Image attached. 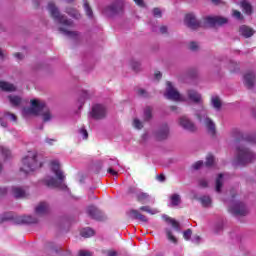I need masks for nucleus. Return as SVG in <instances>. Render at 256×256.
Masks as SVG:
<instances>
[{
  "label": "nucleus",
  "mask_w": 256,
  "mask_h": 256,
  "mask_svg": "<svg viewBox=\"0 0 256 256\" xmlns=\"http://www.w3.org/2000/svg\"><path fill=\"white\" fill-rule=\"evenodd\" d=\"M50 211L51 206L47 202H40L35 208L36 215H47Z\"/></svg>",
  "instance_id": "obj_16"
},
{
  "label": "nucleus",
  "mask_w": 256,
  "mask_h": 256,
  "mask_svg": "<svg viewBox=\"0 0 256 256\" xmlns=\"http://www.w3.org/2000/svg\"><path fill=\"white\" fill-rule=\"evenodd\" d=\"M0 89L6 93H13L17 91V87L15 85L5 81H0Z\"/></svg>",
  "instance_id": "obj_21"
},
{
  "label": "nucleus",
  "mask_w": 256,
  "mask_h": 256,
  "mask_svg": "<svg viewBox=\"0 0 256 256\" xmlns=\"http://www.w3.org/2000/svg\"><path fill=\"white\" fill-rule=\"evenodd\" d=\"M163 219H164L167 223H170V225H172V227H174V229H176L177 231H179V222H177L175 219L169 218L168 216H163Z\"/></svg>",
  "instance_id": "obj_32"
},
{
  "label": "nucleus",
  "mask_w": 256,
  "mask_h": 256,
  "mask_svg": "<svg viewBox=\"0 0 256 256\" xmlns=\"http://www.w3.org/2000/svg\"><path fill=\"white\" fill-rule=\"evenodd\" d=\"M110 167L108 168V173H110V175H114L117 176V171H115V169H113V167H115V165L109 163Z\"/></svg>",
  "instance_id": "obj_51"
},
{
  "label": "nucleus",
  "mask_w": 256,
  "mask_h": 256,
  "mask_svg": "<svg viewBox=\"0 0 256 256\" xmlns=\"http://www.w3.org/2000/svg\"><path fill=\"white\" fill-rule=\"evenodd\" d=\"M137 95H139V97H149V94L147 93V91L143 88H139L137 90Z\"/></svg>",
  "instance_id": "obj_48"
},
{
  "label": "nucleus",
  "mask_w": 256,
  "mask_h": 256,
  "mask_svg": "<svg viewBox=\"0 0 256 256\" xmlns=\"http://www.w3.org/2000/svg\"><path fill=\"white\" fill-rule=\"evenodd\" d=\"M228 69L230 71H237V69H239V64H237L235 61H230L228 64Z\"/></svg>",
  "instance_id": "obj_42"
},
{
  "label": "nucleus",
  "mask_w": 256,
  "mask_h": 256,
  "mask_svg": "<svg viewBox=\"0 0 256 256\" xmlns=\"http://www.w3.org/2000/svg\"><path fill=\"white\" fill-rule=\"evenodd\" d=\"M203 207H211V198L209 196H203L200 198Z\"/></svg>",
  "instance_id": "obj_36"
},
{
  "label": "nucleus",
  "mask_w": 256,
  "mask_h": 256,
  "mask_svg": "<svg viewBox=\"0 0 256 256\" xmlns=\"http://www.w3.org/2000/svg\"><path fill=\"white\" fill-rule=\"evenodd\" d=\"M223 180H224V175L219 174L216 179V192L217 193H221V187H223Z\"/></svg>",
  "instance_id": "obj_30"
},
{
  "label": "nucleus",
  "mask_w": 256,
  "mask_h": 256,
  "mask_svg": "<svg viewBox=\"0 0 256 256\" xmlns=\"http://www.w3.org/2000/svg\"><path fill=\"white\" fill-rule=\"evenodd\" d=\"M214 5H221L223 0H211Z\"/></svg>",
  "instance_id": "obj_64"
},
{
  "label": "nucleus",
  "mask_w": 256,
  "mask_h": 256,
  "mask_svg": "<svg viewBox=\"0 0 256 256\" xmlns=\"http://www.w3.org/2000/svg\"><path fill=\"white\" fill-rule=\"evenodd\" d=\"M196 117L202 125H204L209 133V135H215V122L209 118L207 115V110L201 108V110L196 112Z\"/></svg>",
  "instance_id": "obj_6"
},
{
  "label": "nucleus",
  "mask_w": 256,
  "mask_h": 256,
  "mask_svg": "<svg viewBox=\"0 0 256 256\" xmlns=\"http://www.w3.org/2000/svg\"><path fill=\"white\" fill-rule=\"evenodd\" d=\"M8 100L12 107H19L23 103V98L18 95H9Z\"/></svg>",
  "instance_id": "obj_25"
},
{
  "label": "nucleus",
  "mask_w": 256,
  "mask_h": 256,
  "mask_svg": "<svg viewBox=\"0 0 256 256\" xmlns=\"http://www.w3.org/2000/svg\"><path fill=\"white\" fill-rule=\"evenodd\" d=\"M153 15H154V17H161V9L154 8L153 9Z\"/></svg>",
  "instance_id": "obj_57"
},
{
  "label": "nucleus",
  "mask_w": 256,
  "mask_h": 256,
  "mask_svg": "<svg viewBox=\"0 0 256 256\" xmlns=\"http://www.w3.org/2000/svg\"><path fill=\"white\" fill-rule=\"evenodd\" d=\"M106 17H114V15H121L123 13V6L121 4H112L102 10Z\"/></svg>",
  "instance_id": "obj_12"
},
{
  "label": "nucleus",
  "mask_w": 256,
  "mask_h": 256,
  "mask_svg": "<svg viewBox=\"0 0 256 256\" xmlns=\"http://www.w3.org/2000/svg\"><path fill=\"white\" fill-rule=\"evenodd\" d=\"M232 16L234 17V19H237L238 21H243V14H241L240 11L233 10Z\"/></svg>",
  "instance_id": "obj_41"
},
{
  "label": "nucleus",
  "mask_w": 256,
  "mask_h": 256,
  "mask_svg": "<svg viewBox=\"0 0 256 256\" xmlns=\"http://www.w3.org/2000/svg\"><path fill=\"white\" fill-rule=\"evenodd\" d=\"M256 159V154L249 150L244 145H240L236 148V161L238 165H247L248 163H253Z\"/></svg>",
  "instance_id": "obj_4"
},
{
  "label": "nucleus",
  "mask_w": 256,
  "mask_h": 256,
  "mask_svg": "<svg viewBox=\"0 0 256 256\" xmlns=\"http://www.w3.org/2000/svg\"><path fill=\"white\" fill-rule=\"evenodd\" d=\"M106 255L107 256H119V254L115 250H107Z\"/></svg>",
  "instance_id": "obj_56"
},
{
  "label": "nucleus",
  "mask_w": 256,
  "mask_h": 256,
  "mask_svg": "<svg viewBox=\"0 0 256 256\" xmlns=\"http://www.w3.org/2000/svg\"><path fill=\"white\" fill-rule=\"evenodd\" d=\"M128 216L130 217V219H136L137 221H141L142 223H147V221H149L147 219V216L141 214L139 210H135V209H131L128 212Z\"/></svg>",
  "instance_id": "obj_17"
},
{
  "label": "nucleus",
  "mask_w": 256,
  "mask_h": 256,
  "mask_svg": "<svg viewBox=\"0 0 256 256\" xmlns=\"http://www.w3.org/2000/svg\"><path fill=\"white\" fill-rule=\"evenodd\" d=\"M84 9L88 17H93V10L91 9V6H89V2L87 0H84Z\"/></svg>",
  "instance_id": "obj_37"
},
{
  "label": "nucleus",
  "mask_w": 256,
  "mask_h": 256,
  "mask_svg": "<svg viewBox=\"0 0 256 256\" xmlns=\"http://www.w3.org/2000/svg\"><path fill=\"white\" fill-rule=\"evenodd\" d=\"M66 13L70 15V17H73V19H81V14L74 8H67Z\"/></svg>",
  "instance_id": "obj_29"
},
{
  "label": "nucleus",
  "mask_w": 256,
  "mask_h": 256,
  "mask_svg": "<svg viewBox=\"0 0 256 256\" xmlns=\"http://www.w3.org/2000/svg\"><path fill=\"white\" fill-rule=\"evenodd\" d=\"M80 134L82 135V139H87L89 137V133L83 128L80 129Z\"/></svg>",
  "instance_id": "obj_53"
},
{
  "label": "nucleus",
  "mask_w": 256,
  "mask_h": 256,
  "mask_svg": "<svg viewBox=\"0 0 256 256\" xmlns=\"http://www.w3.org/2000/svg\"><path fill=\"white\" fill-rule=\"evenodd\" d=\"M188 47L190 51H199V43L197 42H190Z\"/></svg>",
  "instance_id": "obj_45"
},
{
  "label": "nucleus",
  "mask_w": 256,
  "mask_h": 256,
  "mask_svg": "<svg viewBox=\"0 0 256 256\" xmlns=\"http://www.w3.org/2000/svg\"><path fill=\"white\" fill-rule=\"evenodd\" d=\"M47 249L48 253H51L52 255H55V253L58 251L57 246H55L53 243L48 244Z\"/></svg>",
  "instance_id": "obj_40"
},
{
  "label": "nucleus",
  "mask_w": 256,
  "mask_h": 256,
  "mask_svg": "<svg viewBox=\"0 0 256 256\" xmlns=\"http://www.w3.org/2000/svg\"><path fill=\"white\" fill-rule=\"evenodd\" d=\"M139 211H144L145 213H149L150 215H157V213H159L157 209H151L150 206H141L139 208Z\"/></svg>",
  "instance_id": "obj_34"
},
{
  "label": "nucleus",
  "mask_w": 256,
  "mask_h": 256,
  "mask_svg": "<svg viewBox=\"0 0 256 256\" xmlns=\"http://www.w3.org/2000/svg\"><path fill=\"white\" fill-rule=\"evenodd\" d=\"M231 137L233 139H241V137H243V133L239 129H233L231 131Z\"/></svg>",
  "instance_id": "obj_38"
},
{
  "label": "nucleus",
  "mask_w": 256,
  "mask_h": 256,
  "mask_svg": "<svg viewBox=\"0 0 256 256\" xmlns=\"http://www.w3.org/2000/svg\"><path fill=\"white\" fill-rule=\"evenodd\" d=\"M78 256H93V254L87 250H80Z\"/></svg>",
  "instance_id": "obj_52"
},
{
  "label": "nucleus",
  "mask_w": 256,
  "mask_h": 256,
  "mask_svg": "<svg viewBox=\"0 0 256 256\" xmlns=\"http://www.w3.org/2000/svg\"><path fill=\"white\" fill-rule=\"evenodd\" d=\"M153 117V109L151 107H146L144 110V121H151Z\"/></svg>",
  "instance_id": "obj_33"
},
{
  "label": "nucleus",
  "mask_w": 256,
  "mask_h": 256,
  "mask_svg": "<svg viewBox=\"0 0 256 256\" xmlns=\"http://www.w3.org/2000/svg\"><path fill=\"white\" fill-rule=\"evenodd\" d=\"M93 235H95V231L91 228H84L81 231V236L85 237L86 239L89 238V237H93Z\"/></svg>",
  "instance_id": "obj_31"
},
{
  "label": "nucleus",
  "mask_w": 256,
  "mask_h": 256,
  "mask_svg": "<svg viewBox=\"0 0 256 256\" xmlns=\"http://www.w3.org/2000/svg\"><path fill=\"white\" fill-rule=\"evenodd\" d=\"M4 117H10L11 121L17 123V116L11 112H4Z\"/></svg>",
  "instance_id": "obj_47"
},
{
  "label": "nucleus",
  "mask_w": 256,
  "mask_h": 256,
  "mask_svg": "<svg viewBox=\"0 0 256 256\" xmlns=\"http://www.w3.org/2000/svg\"><path fill=\"white\" fill-rule=\"evenodd\" d=\"M0 153L5 157V159H9V157H11V150L5 146L0 145Z\"/></svg>",
  "instance_id": "obj_35"
},
{
  "label": "nucleus",
  "mask_w": 256,
  "mask_h": 256,
  "mask_svg": "<svg viewBox=\"0 0 256 256\" xmlns=\"http://www.w3.org/2000/svg\"><path fill=\"white\" fill-rule=\"evenodd\" d=\"M213 163H215V157H213V155L207 156L205 163L206 167H211Z\"/></svg>",
  "instance_id": "obj_43"
},
{
  "label": "nucleus",
  "mask_w": 256,
  "mask_h": 256,
  "mask_svg": "<svg viewBox=\"0 0 256 256\" xmlns=\"http://www.w3.org/2000/svg\"><path fill=\"white\" fill-rule=\"evenodd\" d=\"M248 143H250L251 145H256V136H249L247 138Z\"/></svg>",
  "instance_id": "obj_54"
},
{
  "label": "nucleus",
  "mask_w": 256,
  "mask_h": 256,
  "mask_svg": "<svg viewBox=\"0 0 256 256\" xmlns=\"http://www.w3.org/2000/svg\"><path fill=\"white\" fill-rule=\"evenodd\" d=\"M187 95H188V99H190V101H193V103H201L202 102L201 94H199L195 90H188Z\"/></svg>",
  "instance_id": "obj_23"
},
{
  "label": "nucleus",
  "mask_w": 256,
  "mask_h": 256,
  "mask_svg": "<svg viewBox=\"0 0 256 256\" xmlns=\"http://www.w3.org/2000/svg\"><path fill=\"white\" fill-rule=\"evenodd\" d=\"M229 212L237 217H245V215L249 214V209L243 202H237L229 207Z\"/></svg>",
  "instance_id": "obj_9"
},
{
  "label": "nucleus",
  "mask_w": 256,
  "mask_h": 256,
  "mask_svg": "<svg viewBox=\"0 0 256 256\" xmlns=\"http://www.w3.org/2000/svg\"><path fill=\"white\" fill-rule=\"evenodd\" d=\"M166 235H167V239L169 241H171L172 243H177V238H175V236H173V232H171L170 229H166Z\"/></svg>",
  "instance_id": "obj_39"
},
{
  "label": "nucleus",
  "mask_w": 256,
  "mask_h": 256,
  "mask_svg": "<svg viewBox=\"0 0 256 256\" xmlns=\"http://www.w3.org/2000/svg\"><path fill=\"white\" fill-rule=\"evenodd\" d=\"M256 75L255 72H247L243 77V83L246 88L253 89L255 87Z\"/></svg>",
  "instance_id": "obj_14"
},
{
  "label": "nucleus",
  "mask_w": 256,
  "mask_h": 256,
  "mask_svg": "<svg viewBox=\"0 0 256 256\" xmlns=\"http://www.w3.org/2000/svg\"><path fill=\"white\" fill-rule=\"evenodd\" d=\"M25 115H36L42 117V121L47 123L53 119V113L45 102H41L40 100L34 99L31 100V107L24 109Z\"/></svg>",
  "instance_id": "obj_3"
},
{
  "label": "nucleus",
  "mask_w": 256,
  "mask_h": 256,
  "mask_svg": "<svg viewBox=\"0 0 256 256\" xmlns=\"http://www.w3.org/2000/svg\"><path fill=\"white\" fill-rule=\"evenodd\" d=\"M22 164L21 171L24 173H31L32 171H35V169H39L41 167V163L37 161L36 153H30L26 156L22 160Z\"/></svg>",
  "instance_id": "obj_5"
},
{
  "label": "nucleus",
  "mask_w": 256,
  "mask_h": 256,
  "mask_svg": "<svg viewBox=\"0 0 256 256\" xmlns=\"http://www.w3.org/2000/svg\"><path fill=\"white\" fill-rule=\"evenodd\" d=\"M155 137L158 141H163L169 137V126L164 125L156 133Z\"/></svg>",
  "instance_id": "obj_19"
},
{
  "label": "nucleus",
  "mask_w": 256,
  "mask_h": 256,
  "mask_svg": "<svg viewBox=\"0 0 256 256\" xmlns=\"http://www.w3.org/2000/svg\"><path fill=\"white\" fill-rule=\"evenodd\" d=\"M87 213L92 217V219H96L97 221H101V219H103V212L95 206L88 207Z\"/></svg>",
  "instance_id": "obj_18"
},
{
  "label": "nucleus",
  "mask_w": 256,
  "mask_h": 256,
  "mask_svg": "<svg viewBox=\"0 0 256 256\" xmlns=\"http://www.w3.org/2000/svg\"><path fill=\"white\" fill-rule=\"evenodd\" d=\"M191 235H193V231H191V229H187L183 232V237L186 241H189V239H191Z\"/></svg>",
  "instance_id": "obj_46"
},
{
  "label": "nucleus",
  "mask_w": 256,
  "mask_h": 256,
  "mask_svg": "<svg viewBox=\"0 0 256 256\" xmlns=\"http://www.w3.org/2000/svg\"><path fill=\"white\" fill-rule=\"evenodd\" d=\"M133 127L135 129H141L143 127V122H141V120H139L138 118H135L133 120Z\"/></svg>",
  "instance_id": "obj_44"
},
{
  "label": "nucleus",
  "mask_w": 256,
  "mask_h": 256,
  "mask_svg": "<svg viewBox=\"0 0 256 256\" xmlns=\"http://www.w3.org/2000/svg\"><path fill=\"white\" fill-rule=\"evenodd\" d=\"M47 9L51 14V17L61 25L59 27L60 33L66 35L69 39H81V34L79 32L71 30L75 27L73 20L68 19L67 16L61 14V12H59V8L55 5V2H49Z\"/></svg>",
  "instance_id": "obj_1"
},
{
  "label": "nucleus",
  "mask_w": 256,
  "mask_h": 256,
  "mask_svg": "<svg viewBox=\"0 0 256 256\" xmlns=\"http://www.w3.org/2000/svg\"><path fill=\"white\" fill-rule=\"evenodd\" d=\"M57 141L56 139L53 138H46L45 143H48V145H53Z\"/></svg>",
  "instance_id": "obj_58"
},
{
  "label": "nucleus",
  "mask_w": 256,
  "mask_h": 256,
  "mask_svg": "<svg viewBox=\"0 0 256 256\" xmlns=\"http://www.w3.org/2000/svg\"><path fill=\"white\" fill-rule=\"evenodd\" d=\"M90 98H91V94L87 91H83L80 97V101L83 102L85 99H90Z\"/></svg>",
  "instance_id": "obj_49"
},
{
  "label": "nucleus",
  "mask_w": 256,
  "mask_h": 256,
  "mask_svg": "<svg viewBox=\"0 0 256 256\" xmlns=\"http://www.w3.org/2000/svg\"><path fill=\"white\" fill-rule=\"evenodd\" d=\"M200 167H203V161L195 162V163L192 165V168H193L195 171H198V169H199Z\"/></svg>",
  "instance_id": "obj_50"
},
{
  "label": "nucleus",
  "mask_w": 256,
  "mask_h": 256,
  "mask_svg": "<svg viewBox=\"0 0 256 256\" xmlns=\"http://www.w3.org/2000/svg\"><path fill=\"white\" fill-rule=\"evenodd\" d=\"M160 33H162V35H165V33H167V26H161Z\"/></svg>",
  "instance_id": "obj_61"
},
{
  "label": "nucleus",
  "mask_w": 256,
  "mask_h": 256,
  "mask_svg": "<svg viewBox=\"0 0 256 256\" xmlns=\"http://www.w3.org/2000/svg\"><path fill=\"white\" fill-rule=\"evenodd\" d=\"M239 33L242 35V37L249 39V37H253L255 31H253L249 26L242 25L239 28Z\"/></svg>",
  "instance_id": "obj_22"
},
{
  "label": "nucleus",
  "mask_w": 256,
  "mask_h": 256,
  "mask_svg": "<svg viewBox=\"0 0 256 256\" xmlns=\"http://www.w3.org/2000/svg\"><path fill=\"white\" fill-rule=\"evenodd\" d=\"M134 2L136 3V5H138L139 7H145V2L143 0H134Z\"/></svg>",
  "instance_id": "obj_59"
},
{
  "label": "nucleus",
  "mask_w": 256,
  "mask_h": 256,
  "mask_svg": "<svg viewBox=\"0 0 256 256\" xmlns=\"http://www.w3.org/2000/svg\"><path fill=\"white\" fill-rule=\"evenodd\" d=\"M241 7L243 9V11L246 13V15H251V13H253V7L251 6V4L247 1H242L241 2Z\"/></svg>",
  "instance_id": "obj_28"
},
{
  "label": "nucleus",
  "mask_w": 256,
  "mask_h": 256,
  "mask_svg": "<svg viewBox=\"0 0 256 256\" xmlns=\"http://www.w3.org/2000/svg\"><path fill=\"white\" fill-rule=\"evenodd\" d=\"M170 205L171 207H177L181 205V196L179 194H173L170 197Z\"/></svg>",
  "instance_id": "obj_27"
},
{
  "label": "nucleus",
  "mask_w": 256,
  "mask_h": 256,
  "mask_svg": "<svg viewBox=\"0 0 256 256\" xmlns=\"http://www.w3.org/2000/svg\"><path fill=\"white\" fill-rule=\"evenodd\" d=\"M128 193L129 195H136V201L138 203H149V200L151 199V196L147 192H143L141 190H137V187L135 186H130L128 188Z\"/></svg>",
  "instance_id": "obj_10"
},
{
  "label": "nucleus",
  "mask_w": 256,
  "mask_h": 256,
  "mask_svg": "<svg viewBox=\"0 0 256 256\" xmlns=\"http://www.w3.org/2000/svg\"><path fill=\"white\" fill-rule=\"evenodd\" d=\"M11 193L15 199H23L27 197V192L21 187L14 186L11 189Z\"/></svg>",
  "instance_id": "obj_20"
},
{
  "label": "nucleus",
  "mask_w": 256,
  "mask_h": 256,
  "mask_svg": "<svg viewBox=\"0 0 256 256\" xmlns=\"http://www.w3.org/2000/svg\"><path fill=\"white\" fill-rule=\"evenodd\" d=\"M211 105L214 109H216V111H219L223 105L221 98H219V96H212Z\"/></svg>",
  "instance_id": "obj_26"
},
{
  "label": "nucleus",
  "mask_w": 256,
  "mask_h": 256,
  "mask_svg": "<svg viewBox=\"0 0 256 256\" xmlns=\"http://www.w3.org/2000/svg\"><path fill=\"white\" fill-rule=\"evenodd\" d=\"M164 96L167 99H170V101H185V97L179 93L177 88H175L171 82L166 83V92L164 93Z\"/></svg>",
  "instance_id": "obj_7"
},
{
  "label": "nucleus",
  "mask_w": 256,
  "mask_h": 256,
  "mask_svg": "<svg viewBox=\"0 0 256 256\" xmlns=\"http://www.w3.org/2000/svg\"><path fill=\"white\" fill-rule=\"evenodd\" d=\"M199 185H200V187H203V188L209 187V182H207L205 179H201L199 181Z\"/></svg>",
  "instance_id": "obj_55"
},
{
  "label": "nucleus",
  "mask_w": 256,
  "mask_h": 256,
  "mask_svg": "<svg viewBox=\"0 0 256 256\" xmlns=\"http://www.w3.org/2000/svg\"><path fill=\"white\" fill-rule=\"evenodd\" d=\"M37 218L33 216H18L16 218V223H27V224H32V223H37Z\"/></svg>",
  "instance_id": "obj_24"
},
{
  "label": "nucleus",
  "mask_w": 256,
  "mask_h": 256,
  "mask_svg": "<svg viewBox=\"0 0 256 256\" xmlns=\"http://www.w3.org/2000/svg\"><path fill=\"white\" fill-rule=\"evenodd\" d=\"M184 23L189 27V29H199V27H201V23L193 14H187Z\"/></svg>",
  "instance_id": "obj_15"
},
{
  "label": "nucleus",
  "mask_w": 256,
  "mask_h": 256,
  "mask_svg": "<svg viewBox=\"0 0 256 256\" xmlns=\"http://www.w3.org/2000/svg\"><path fill=\"white\" fill-rule=\"evenodd\" d=\"M179 125L186 131H190V133H195V131H197V126L195 123H193V121L187 118V116L180 118Z\"/></svg>",
  "instance_id": "obj_13"
},
{
  "label": "nucleus",
  "mask_w": 256,
  "mask_h": 256,
  "mask_svg": "<svg viewBox=\"0 0 256 256\" xmlns=\"http://www.w3.org/2000/svg\"><path fill=\"white\" fill-rule=\"evenodd\" d=\"M229 19L223 16H206L204 18V25L206 27H221V25H227Z\"/></svg>",
  "instance_id": "obj_8"
},
{
  "label": "nucleus",
  "mask_w": 256,
  "mask_h": 256,
  "mask_svg": "<svg viewBox=\"0 0 256 256\" xmlns=\"http://www.w3.org/2000/svg\"><path fill=\"white\" fill-rule=\"evenodd\" d=\"M139 66H140L139 62H132V68L134 69V71H138Z\"/></svg>",
  "instance_id": "obj_60"
},
{
  "label": "nucleus",
  "mask_w": 256,
  "mask_h": 256,
  "mask_svg": "<svg viewBox=\"0 0 256 256\" xmlns=\"http://www.w3.org/2000/svg\"><path fill=\"white\" fill-rule=\"evenodd\" d=\"M89 116L92 119H96V121L105 119V117H107V109L101 104H96L92 107V111L90 112Z\"/></svg>",
  "instance_id": "obj_11"
},
{
  "label": "nucleus",
  "mask_w": 256,
  "mask_h": 256,
  "mask_svg": "<svg viewBox=\"0 0 256 256\" xmlns=\"http://www.w3.org/2000/svg\"><path fill=\"white\" fill-rule=\"evenodd\" d=\"M157 179H158V181H160L161 183H163V181H165V175L160 174V175L157 176Z\"/></svg>",
  "instance_id": "obj_62"
},
{
  "label": "nucleus",
  "mask_w": 256,
  "mask_h": 256,
  "mask_svg": "<svg viewBox=\"0 0 256 256\" xmlns=\"http://www.w3.org/2000/svg\"><path fill=\"white\" fill-rule=\"evenodd\" d=\"M51 169L56 175L57 179L53 176H47L44 179V183L47 187H53L55 189H61L62 191L67 190V185L65 184V174L61 171V164L59 160H53L51 162Z\"/></svg>",
  "instance_id": "obj_2"
},
{
  "label": "nucleus",
  "mask_w": 256,
  "mask_h": 256,
  "mask_svg": "<svg viewBox=\"0 0 256 256\" xmlns=\"http://www.w3.org/2000/svg\"><path fill=\"white\" fill-rule=\"evenodd\" d=\"M154 77L157 79V81H159V79L162 77L161 72H155Z\"/></svg>",
  "instance_id": "obj_63"
}]
</instances>
